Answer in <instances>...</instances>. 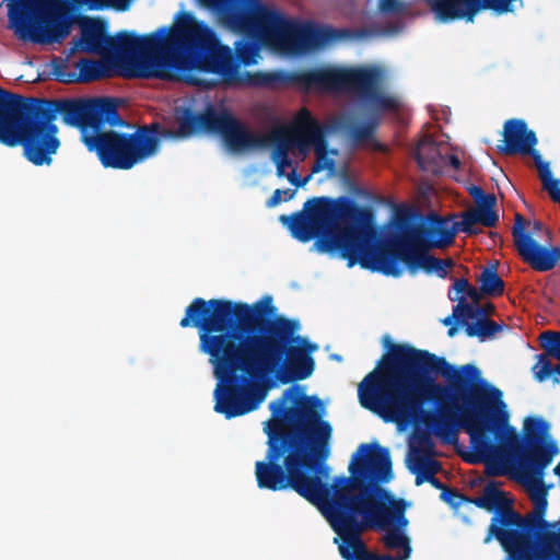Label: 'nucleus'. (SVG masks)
I'll use <instances>...</instances> for the list:
<instances>
[{
	"mask_svg": "<svg viewBox=\"0 0 560 560\" xmlns=\"http://www.w3.org/2000/svg\"><path fill=\"white\" fill-rule=\"evenodd\" d=\"M427 482H429L432 487L435 489L441 490L442 492H445L450 487L444 485L440 479H438L435 476L431 477Z\"/></svg>",
	"mask_w": 560,
	"mask_h": 560,
	"instance_id": "48",
	"label": "nucleus"
},
{
	"mask_svg": "<svg viewBox=\"0 0 560 560\" xmlns=\"http://www.w3.org/2000/svg\"><path fill=\"white\" fill-rule=\"evenodd\" d=\"M80 38L73 39L70 55L82 52L113 55L119 62H129L138 55L143 56L139 62L141 78L165 80L175 72L167 68V33H152L139 36L133 32L121 31L116 36L107 35L106 23L100 19L84 18L80 22Z\"/></svg>",
	"mask_w": 560,
	"mask_h": 560,
	"instance_id": "9",
	"label": "nucleus"
},
{
	"mask_svg": "<svg viewBox=\"0 0 560 560\" xmlns=\"http://www.w3.org/2000/svg\"><path fill=\"white\" fill-rule=\"evenodd\" d=\"M482 495L486 501L487 511L494 512L488 527L487 535L483 538V544H489L493 538H495L506 552L510 525L504 524L501 514L505 511L514 510L512 501H510L505 497V493L499 489V482L494 480L489 481L485 486Z\"/></svg>",
	"mask_w": 560,
	"mask_h": 560,
	"instance_id": "20",
	"label": "nucleus"
},
{
	"mask_svg": "<svg viewBox=\"0 0 560 560\" xmlns=\"http://www.w3.org/2000/svg\"><path fill=\"white\" fill-rule=\"evenodd\" d=\"M443 158H444L443 173L448 168H452L454 171H457L459 168L460 161H459L458 156H456L454 154H450L447 148L445 150Z\"/></svg>",
	"mask_w": 560,
	"mask_h": 560,
	"instance_id": "45",
	"label": "nucleus"
},
{
	"mask_svg": "<svg viewBox=\"0 0 560 560\" xmlns=\"http://www.w3.org/2000/svg\"><path fill=\"white\" fill-rule=\"evenodd\" d=\"M56 0H19L9 4V21L15 35L36 44L61 43L71 31V16Z\"/></svg>",
	"mask_w": 560,
	"mask_h": 560,
	"instance_id": "14",
	"label": "nucleus"
},
{
	"mask_svg": "<svg viewBox=\"0 0 560 560\" xmlns=\"http://www.w3.org/2000/svg\"><path fill=\"white\" fill-rule=\"evenodd\" d=\"M360 72L368 74L370 81L364 86H353L352 91L360 92L375 112H397L400 108V101L396 96L383 93L377 89L378 75L374 70L360 69Z\"/></svg>",
	"mask_w": 560,
	"mask_h": 560,
	"instance_id": "22",
	"label": "nucleus"
},
{
	"mask_svg": "<svg viewBox=\"0 0 560 560\" xmlns=\"http://www.w3.org/2000/svg\"><path fill=\"white\" fill-rule=\"evenodd\" d=\"M441 499L451 506L458 508L466 499V495L460 494L455 489L448 488L445 492H441Z\"/></svg>",
	"mask_w": 560,
	"mask_h": 560,
	"instance_id": "43",
	"label": "nucleus"
},
{
	"mask_svg": "<svg viewBox=\"0 0 560 560\" xmlns=\"http://www.w3.org/2000/svg\"><path fill=\"white\" fill-rule=\"evenodd\" d=\"M285 84L302 91L343 92L352 91L353 86H364L370 79L360 69L348 70L335 67H316L282 74Z\"/></svg>",
	"mask_w": 560,
	"mask_h": 560,
	"instance_id": "15",
	"label": "nucleus"
},
{
	"mask_svg": "<svg viewBox=\"0 0 560 560\" xmlns=\"http://www.w3.org/2000/svg\"><path fill=\"white\" fill-rule=\"evenodd\" d=\"M435 455V443L427 431L417 432L409 446L407 460L429 458Z\"/></svg>",
	"mask_w": 560,
	"mask_h": 560,
	"instance_id": "32",
	"label": "nucleus"
},
{
	"mask_svg": "<svg viewBox=\"0 0 560 560\" xmlns=\"http://www.w3.org/2000/svg\"><path fill=\"white\" fill-rule=\"evenodd\" d=\"M289 72L290 71H279V72H273V73L245 72V73H243V75L245 78L244 84H250V85H257V86H267L275 82H281V83L285 84V81L282 79V74L289 73Z\"/></svg>",
	"mask_w": 560,
	"mask_h": 560,
	"instance_id": "37",
	"label": "nucleus"
},
{
	"mask_svg": "<svg viewBox=\"0 0 560 560\" xmlns=\"http://www.w3.org/2000/svg\"><path fill=\"white\" fill-rule=\"evenodd\" d=\"M373 147L377 151H383L384 150V145L382 143H380L378 141H376V140L373 141Z\"/></svg>",
	"mask_w": 560,
	"mask_h": 560,
	"instance_id": "50",
	"label": "nucleus"
},
{
	"mask_svg": "<svg viewBox=\"0 0 560 560\" xmlns=\"http://www.w3.org/2000/svg\"><path fill=\"white\" fill-rule=\"evenodd\" d=\"M335 360H339V361H340V360H341V357H340V355H336V357H335Z\"/></svg>",
	"mask_w": 560,
	"mask_h": 560,
	"instance_id": "56",
	"label": "nucleus"
},
{
	"mask_svg": "<svg viewBox=\"0 0 560 560\" xmlns=\"http://www.w3.org/2000/svg\"><path fill=\"white\" fill-rule=\"evenodd\" d=\"M66 125L88 129L96 133L109 127L124 126L118 113V101L113 97L38 98L18 94L11 135L14 142L9 147L22 145L24 156L36 166L50 165L52 155L60 147L57 137V116Z\"/></svg>",
	"mask_w": 560,
	"mask_h": 560,
	"instance_id": "5",
	"label": "nucleus"
},
{
	"mask_svg": "<svg viewBox=\"0 0 560 560\" xmlns=\"http://www.w3.org/2000/svg\"><path fill=\"white\" fill-rule=\"evenodd\" d=\"M522 201H523V203H524V206H525V207H529V206L527 205L526 200H524V199H523Z\"/></svg>",
	"mask_w": 560,
	"mask_h": 560,
	"instance_id": "55",
	"label": "nucleus"
},
{
	"mask_svg": "<svg viewBox=\"0 0 560 560\" xmlns=\"http://www.w3.org/2000/svg\"><path fill=\"white\" fill-rule=\"evenodd\" d=\"M462 221L458 228L462 232L469 235L479 232L478 225L492 228L499 221V212H462Z\"/></svg>",
	"mask_w": 560,
	"mask_h": 560,
	"instance_id": "29",
	"label": "nucleus"
},
{
	"mask_svg": "<svg viewBox=\"0 0 560 560\" xmlns=\"http://www.w3.org/2000/svg\"><path fill=\"white\" fill-rule=\"evenodd\" d=\"M160 130L159 122L142 125L131 133L100 129L84 133L83 141L104 167L127 171L158 153Z\"/></svg>",
	"mask_w": 560,
	"mask_h": 560,
	"instance_id": "13",
	"label": "nucleus"
},
{
	"mask_svg": "<svg viewBox=\"0 0 560 560\" xmlns=\"http://www.w3.org/2000/svg\"><path fill=\"white\" fill-rule=\"evenodd\" d=\"M91 8L100 9L105 5V0H84Z\"/></svg>",
	"mask_w": 560,
	"mask_h": 560,
	"instance_id": "49",
	"label": "nucleus"
},
{
	"mask_svg": "<svg viewBox=\"0 0 560 560\" xmlns=\"http://www.w3.org/2000/svg\"><path fill=\"white\" fill-rule=\"evenodd\" d=\"M495 307L491 302H488L486 304L479 305L477 303L474 304H457L453 307V316L456 320H459L460 318L464 319H471L475 318H488L492 314H494Z\"/></svg>",
	"mask_w": 560,
	"mask_h": 560,
	"instance_id": "34",
	"label": "nucleus"
},
{
	"mask_svg": "<svg viewBox=\"0 0 560 560\" xmlns=\"http://www.w3.org/2000/svg\"><path fill=\"white\" fill-rule=\"evenodd\" d=\"M480 291L488 296H500L504 293V281L498 275L495 266L485 268L478 277Z\"/></svg>",
	"mask_w": 560,
	"mask_h": 560,
	"instance_id": "33",
	"label": "nucleus"
},
{
	"mask_svg": "<svg viewBox=\"0 0 560 560\" xmlns=\"http://www.w3.org/2000/svg\"><path fill=\"white\" fill-rule=\"evenodd\" d=\"M167 68L175 72L166 81L186 82L211 89L218 84L240 86L245 78L240 66L257 62L259 49L250 40L238 39L234 49L224 45L218 34L191 14L167 31Z\"/></svg>",
	"mask_w": 560,
	"mask_h": 560,
	"instance_id": "6",
	"label": "nucleus"
},
{
	"mask_svg": "<svg viewBox=\"0 0 560 560\" xmlns=\"http://www.w3.org/2000/svg\"><path fill=\"white\" fill-rule=\"evenodd\" d=\"M73 69H75V73L70 80H74V83L97 81L105 78L108 72L107 65L104 61L85 57L80 58L78 61H73Z\"/></svg>",
	"mask_w": 560,
	"mask_h": 560,
	"instance_id": "25",
	"label": "nucleus"
},
{
	"mask_svg": "<svg viewBox=\"0 0 560 560\" xmlns=\"http://www.w3.org/2000/svg\"><path fill=\"white\" fill-rule=\"evenodd\" d=\"M326 518L334 532L342 539L338 550L345 560H396L393 556L377 555L368 550L361 538V534L368 527L360 523V518L353 517L334 504Z\"/></svg>",
	"mask_w": 560,
	"mask_h": 560,
	"instance_id": "16",
	"label": "nucleus"
},
{
	"mask_svg": "<svg viewBox=\"0 0 560 560\" xmlns=\"http://www.w3.org/2000/svg\"><path fill=\"white\" fill-rule=\"evenodd\" d=\"M385 532L382 537V542L384 547L388 550H397L398 553L394 557L396 560H408L411 556V545L410 539L406 535L398 529H393L392 527H387L383 529Z\"/></svg>",
	"mask_w": 560,
	"mask_h": 560,
	"instance_id": "28",
	"label": "nucleus"
},
{
	"mask_svg": "<svg viewBox=\"0 0 560 560\" xmlns=\"http://www.w3.org/2000/svg\"><path fill=\"white\" fill-rule=\"evenodd\" d=\"M468 290L466 291V299L468 298L469 300H471V304L476 305L477 303H479V301L481 300L482 295H485L481 291H480V288L477 289L475 288L474 285H471L470 283H468Z\"/></svg>",
	"mask_w": 560,
	"mask_h": 560,
	"instance_id": "46",
	"label": "nucleus"
},
{
	"mask_svg": "<svg viewBox=\"0 0 560 560\" xmlns=\"http://www.w3.org/2000/svg\"><path fill=\"white\" fill-rule=\"evenodd\" d=\"M271 296L249 305L224 299L195 298L179 322L199 334V350L209 355L218 380L214 410L226 419L256 410L266 398L260 382L303 381L315 370L317 349L301 336L296 318L275 315Z\"/></svg>",
	"mask_w": 560,
	"mask_h": 560,
	"instance_id": "2",
	"label": "nucleus"
},
{
	"mask_svg": "<svg viewBox=\"0 0 560 560\" xmlns=\"http://www.w3.org/2000/svg\"><path fill=\"white\" fill-rule=\"evenodd\" d=\"M355 197L363 203H358L349 196L330 197L331 210H416L404 205H396L392 197H385L363 188L355 189Z\"/></svg>",
	"mask_w": 560,
	"mask_h": 560,
	"instance_id": "21",
	"label": "nucleus"
},
{
	"mask_svg": "<svg viewBox=\"0 0 560 560\" xmlns=\"http://www.w3.org/2000/svg\"><path fill=\"white\" fill-rule=\"evenodd\" d=\"M271 417L265 422L267 452L255 464L259 489H291L323 510L325 516L350 478L336 477L331 483L325 464L330 455L331 424L324 420L325 407L317 396H308L293 385L270 402Z\"/></svg>",
	"mask_w": 560,
	"mask_h": 560,
	"instance_id": "3",
	"label": "nucleus"
},
{
	"mask_svg": "<svg viewBox=\"0 0 560 560\" xmlns=\"http://www.w3.org/2000/svg\"><path fill=\"white\" fill-rule=\"evenodd\" d=\"M447 145L436 143L430 136L423 137L417 144L415 159L419 167L432 175L443 173L444 153Z\"/></svg>",
	"mask_w": 560,
	"mask_h": 560,
	"instance_id": "23",
	"label": "nucleus"
},
{
	"mask_svg": "<svg viewBox=\"0 0 560 560\" xmlns=\"http://www.w3.org/2000/svg\"><path fill=\"white\" fill-rule=\"evenodd\" d=\"M518 218L522 219V232L526 235H528V237L530 238H534V235H536L538 232H540L544 228L542 223L538 220H528L526 218H524L521 212H516L515 214V223L514 225L517 224V220Z\"/></svg>",
	"mask_w": 560,
	"mask_h": 560,
	"instance_id": "41",
	"label": "nucleus"
},
{
	"mask_svg": "<svg viewBox=\"0 0 560 560\" xmlns=\"http://www.w3.org/2000/svg\"><path fill=\"white\" fill-rule=\"evenodd\" d=\"M375 212H292L281 214L279 221L288 228L292 237L301 243L314 242L319 253H340L348 266L360 264L362 268L385 276L402 275V262L411 275L419 269L446 278L452 259H440L429 250L373 252L376 230Z\"/></svg>",
	"mask_w": 560,
	"mask_h": 560,
	"instance_id": "4",
	"label": "nucleus"
},
{
	"mask_svg": "<svg viewBox=\"0 0 560 560\" xmlns=\"http://www.w3.org/2000/svg\"><path fill=\"white\" fill-rule=\"evenodd\" d=\"M549 355L545 353H540L537 355V363L533 366V371L535 377L542 382L547 380L550 375L555 374V366H552Z\"/></svg>",
	"mask_w": 560,
	"mask_h": 560,
	"instance_id": "39",
	"label": "nucleus"
},
{
	"mask_svg": "<svg viewBox=\"0 0 560 560\" xmlns=\"http://www.w3.org/2000/svg\"><path fill=\"white\" fill-rule=\"evenodd\" d=\"M407 465L408 469L416 475L417 486L427 482L442 470V464L433 457L407 460Z\"/></svg>",
	"mask_w": 560,
	"mask_h": 560,
	"instance_id": "31",
	"label": "nucleus"
},
{
	"mask_svg": "<svg viewBox=\"0 0 560 560\" xmlns=\"http://www.w3.org/2000/svg\"><path fill=\"white\" fill-rule=\"evenodd\" d=\"M18 94L9 92L0 86V143L9 147L14 142L11 135Z\"/></svg>",
	"mask_w": 560,
	"mask_h": 560,
	"instance_id": "24",
	"label": "nucleus"
},
{
	"mask_svg": "<svg viewBox=\"0 0 560 560\" xmlns=\"http://www.w3.org/2000/svg\"><path fill=\"white\" fill-rule=\"evenodd\" d=\"M467 190L474 200L475 207H468L466 210H494L497 206L494 194L486 192L476 185H470Z\"/></svg>",
	"mask_w": 560,
	"mask_h": 560,
	"instance_id": "35",
	"label": "nucleus"
},
{
	"mask_svg": "<svg viewBox=\"0 0 560 560\" xmlns=\"http://www.w3.org/2000/svg\"><path fill=\"white\" fill-rule=\"evenodd\" d=\"M455 331H456L455 327H452L448 329V335L453 336Z\"/></svg>",
	"mask_w": 560,
	"mask_h": 560,
	"instance_id": "54",
	"label": "nucleus"
},
{
	"mask_svg": "<svg viewBox=\"0 0 560 560\" xmlns=\"http://www.w3.org/2000/svg\"><path fill=\"white\" fill-rule=\"evenodd\" d=\"M63 55L65 56L52 57L47 68H49V75L52 77L54 80L60 83L71 84L74 83V80L69 79L73 78L75 73V69L70 70V68H73V61H71L73 55H70V48L66 49Z\"/></svg>",
	"mask_w": 560,
	"mask_h": 560,
	"instance_id": "30",
	"label": "nucleus"
},
{
	"mask_svg": "<svg viewBox=\"0 0 560 560\" xmlns=\"http://www.w3.org/2000/svg\"><path fill=\"white\" fill-rule=\"evenodd\" d=\"M436 197V191L434 187L430 184H421L418 187L417 190V201L418 205H407L402 203L404 206L408 208H415L417 210H435V205L433 203L432 199ZM398 205L397 202H395Z\"/></svg>",
	"mask_w": 560,
	"mask_h": 560,
	"instance_id": "36",
	"label": "nucleus"
},
{
	"mask_svg": "<svg viewBox=\"0 0 560 560\" xmlns=\"http://www.w3.org/2000/svg\"><path fill=\"white\" fill-rule=\"evenodd\" d=\"M378 124V117L372 116L364 122H348L345 131L354 145H362L373 140Z\"/></svg>",
	"mask_w": 560,
	"mask_h": 560,
	"instance_id": "27",
	"label": "nucleus"
},
{
	"mask_svg": "<svg viewBox=\"0 0 560 560\" xmlns=\"http://www.w3.org/2000/svg\"><path fill=\"white\" fill-rule=\"evenodd\" d=\"M464 502L472 503V504H475L477 508H480V509H483V510H486V511H487V505H486V501H485L483 495H481V497H475V498L466 497V499L464 500Z\"/></svg>",
	"mask_w": 560,
	"mask_h": 560,
	"instance_id": "47",
	"label": "nucleus"
},
{
	"mask_svg": "<svg viewBox=\"0 0 560 560\" xmlns=\"http://www.w3.org/2000/svg\"><path fill=\"white\" fill-rule=\"evenodd\" d=\"M517 221L512 228V235L518 255L536 271L546 272L553 269L560 261V246L548 248L539 245L522 232V219L518 218Z\"/></svg>",
	"mask_w": 560,
	"mask_h": 560,
	"instance_id": "19",
	"label": "nucleus"
},
{
	"mask_svg": "<svg viewBox=\"0 0 560 560\" xmlns=\"http://www.w3.org/2000/svg\"><path fill=\"white\" fill-rule=\"evenodd\" d=\"M555 474L560 477V463L553 469Z\"/></svg>",
	"mask_w": 560,
	"mask_h": 560,
	"instance_id": "52",
	"label": "nucleus"
},
{
	"mask_svg": "<svg viewBox=\"0 0 560 560\" xmlns=\"http://www.w3.org/2000/svg\"><path fill=\"white\" fill-rule=\"evenodd\" d=\"M294 190L292 189H276L271 197L267 200L266 206L268 208L276 207L280 203L281 200H289L293 197Z\"/></svg>",
	"mask_w": 560,
	"mask_h": 560,
	"instance_id": "44",
	"label": "nucleus"
},
{
	"mask_svg": "<svg viewBox=\"0 0 560 560\" xmlns=\"http://www.w3.org/2000/svg\"><path fill=\"white\" fill-rule=\"evenodd\" d=\"M555 374H559L560 375V363L555 365Z\"/></svg>",
	"mask_w": 560,
	"mask_h": 560,
	"instance_id": "53",
	"label": "nucleus"
},
{
	"mask_svg": "<svg viewBox=\"0 0 560 560\" xmlns=\"http://www.w3.org/2000/svg\"><path fill=\"white\" fill-rule=\"evenodd\" d=\"M502 392L482 378L474 364L459 368L443 357L407 343H389L388 351L358 386L360 405L385 422L409 423L419 418L447 443L459 428L469 435V464H486L489 476L505 472L515 459L523 474L541 476L559 450L545 441L549 424L528 417L523 438L509 423Z\"/></svg>",
	"mask_w": 560,
	"mask_h": 560,
	"instance_id": "1",
	"label": "nucleus"
},
{
	"mask_svg": "<svg viewBox=\"0 0 560 560\" xmlns=\"http://www.w3.org/2000/svg\"><path fill=\"white\" fill-rule=\"evenodd\" d=\"M392 228L380 246L373 243V252L430 250L444 248L454 242L459 222L455 215L441 217L439 212H390Z\"/></svg>",
	"mask_w": 560,
	"mask_h": 560,
	"instance_id": "12",
	"label": "nucleus"
},
{
	"mask_svg": "<svg viewBox=\"0 0 560 560\" xmlns=\"http://www.w3.org/2000/svg\"><path fill=\"white\" fill-rule=\"evenodd\" d=\"M539 339L542 353L560 361V331L546 330Z\"/></svg>",
	"mask_w": 560,
	"mask_h": 560,
	"instance_id": "38",
	"label": "nucleus"
},
{
	"mask_svg": "<svg viewBox=\"0 0 560 560\" xmlns=\"http://www.w3.org/2000/svg\"><path fill=\"white\" fill-rule=\"evenodd\" d=\"M351 483L340 490L334 505L360 518L371 529L392 527L405 533L409 524L406 501L396 499L381 487L366 483L389 482L393 478L388 448L378 444H361L349 465Z\"/></svg>",
	"mask_w": 560,
	"mask_h": 560,
	"instance_id": "8",
	"label": "nucleus"
},
{
	"mask_svg": "<svg viewBox=\"0 0 560 560\" xmlns=\"http://www.w3.org/2000/svg\"><path fill=\"white\" fill-rule=\"evenodd\" d=\"M502 135L501 144L497 147L499 153L506 156H530L535 166L544 161L541 154L535 149L538 143L537 136L534 130L528 128L525 120L508 119L503 125Z\"/></svg>",
	"mask_w": 560,
	"mask_h": 560,
	"instance_id": "18",
	"label": "nucleus"
},
{
	"mask_svg": "<svg viewBox=\"0 0 560 560\" xmlns=\"http://www.w3.org/2000/svg\"><path fill=\"white\" fill-rule=\"evenodd\" d=\"M452 318H455V317H454L453 315H452V316H448V317H446V318L443 320V323H444L445 325H450V324L452 323Z\"/></svg>",
	"mask_w": 560,
	"mask_h": 560,
	"instance_id": "51",
	"label": "nucleus"
},
{
	"mask_svg": "<svg viewBox=\"0 0 560 560\" xmlns=\"http://www.w3.org/2000/svg\"><path fill=\"white\" fill-rule=\"evenodd\" d=\"M178 132L187 137L196 132L207 131L220 135L226 147L233 152H242L253 149H262L275 143L272 159L277 166L278 175H282L291 167L292 161L289 158L290 140L283 131H276L272 135H262L234 117L226 109L217 110L208 103L202 113H195L185 108L178 117Z\"/></svg>",
	"mask_w": 560,
	"mask_h": 560,
	"instance_id": "10",
	"label": "nucleus"
},
{
	"mask_svg": "<svg viewBox=\"0 0 560 560\" xmlns=\"http://www.w3.org/2000/svg\"><path fill=\"white\" fill-rule=\"evenodd\" d=\"M229 31L259 39L279 51L302 55L336 40L350 38L349 28L301 24L260 0H200Z\"/></svg>",
	"mask_w": 560,
	"mask_h": 560,
	"instance_id": "7",
	"label": "nucleus"
},
{
	"mask_svg": "<svg viewBox=\"0 0 560 560\" xmlns=\"http://www.w3.org/2000/svg\"><path fill=\"white\" fill-rule=\"evenodd\" d=\"M458 322L465 325L468 337H478L480 341L493 338L495 334L505 328V325L498 324L489 318H475L474 320L460 318Z\"/></svg>",
	"mask_w": 560,
	"mask_h": 560,
	"instance_id": "26",
	"label": "nucleus"
},
{
	"mask_svg": "<svg viewBox=\"0 0 560 560\" xmlns=\"http://www.w3.org/2000/svg\"><path fill=\"white\" fill-rule=\"evenodd\" d=\"M330 197H314L306 200L301 210H331Z\"/></svg>",
	"mask_w": 560,
	"mask_h": 560,
	"instance_id": "42",
	"label": "nucleus"
},
{
	"mask_svg": "<svg viewBox=\"0 0 560 560\" xmlns=\"http://www.w3.org/2000/svg\"><path fill=\"white\" fill-rule=\"evenodd\" d=\"M468 280L465 278L455 279L451 290L448 291V298L451 301H457L458 304H468L466 302V291L468 290Z\"/></svg>",
	"mask_w": 560,
	"mask_h": 560,
	"instance_id": "40",
	"label": "nucleus"
},
{
	"mask_svg": "<svg viewBox=\"0 0 560 560\" xmlns=\"http://www.w3.org/2000/svg\"><path fill=\"white\" fill-rule=\"evenodd\" d=\"M294 131L301 139V142L313 144L314 147L316 159L312 166V172L328 171L330 174L335 173L336 162L329 154L336 155L338 151L336 149H328L326 128L313 117L306 107H303L295 117Z\"/></svg>",
	"mask_w": 560,
	"mask_h": 560,
	"instance_id": "17",
	"label": "nucleus"
},
{
	"mask_svg": "<svg viewBox=\"0 0 560 560\" xmlns=\"http://www.w3.org/2000/svg\"><path fill=\"white\" fill-rule=\"evenodd\" d=\"M534 509L522 516L515 510L501 514L505 525H510L505 560H553L559 541L560 521L545 520L547 497L544 491L534 493Z\"/></svg>",
	"mask_w": 560,
	"mask_h": 560,
	"instance_id": "11",
	"label": "nucleus"
}]
</instances>
